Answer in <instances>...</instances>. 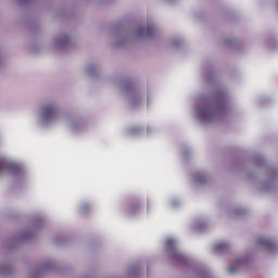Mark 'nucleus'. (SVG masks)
Instances as JSON below:
<instances>
[{"label":"nucleus","instance_id":"obj_1","mask_svg":"<svg viewBox=\"0 0 278 278\" xmlns=\"http://www.w3.org/2000/svg\"><path fill=\"white\" fill-rule=\"evenodd\" d=\"M1 173H9L13 177H21L23 175L24 170L23 167L16 163H4L1 162Z\"/></svg>","mask_w":278,"mask_h":278},{"label":"nucleus","instance_id":"obj_2","mask_svg":"<svg viewBox=\"0 0 278 278\" xmlns=\"http://www.w3.org/2000/svg\"><path fill=\"white\" fill-rule=\"evenodd\" d=\"M56 114L58 111L55 110V106L51 104L43 106V118H46V121H51V118H55Z\"/></svg>","mask_w":278,"mask_h":278},{"label":"nucleus","instance_id":"obj_3","mask_svg":"<svg viewBox=\"0 0 278 278\" xmlns=\"http://www.w3.org/2000/svg\"><path fill=\"white\" fill-rule=\"evenodd\" d=\"M166 247L168 251L174 255V257H181V254L177 250V244L175 242V239H167Z\"/></svg>","mask_w":278,"mask_h":278},{"label":"nucleus","instance_id":"obj_4","mask_svg":"<svg viewBox=\"0 0 278 278\" xmlns=\"http://www.w3.org/2000/svg\"><path fill=\"white\" fill-rule=\"evenodd\" d=\"M258 244L261 247H265V249H273V248H275V243L273 242V240H270L268 238H260L258 239Z\"/></svg>","mask_w":278,"mask_h":278},{"label":"nucleus","instance_id":"obj_5","mask_svg":"<svg viewBox=\"0 0 278 278\" xmlns=\"http://www.w3.org/2000/svg\"><path fill=\"white\" fill-rule=\"evenodd\" d=\"M227 249H229V245L224 242H219L215 245V251H217V253H225Z\"/></svg>","mask_w":278,"mask_h":278},{"label":"nucleus","instance_id":"obj_6","mask_svg":"<svg viewBox=\"0 0 278 278\" xmlns=\"http://www.w3.org/2000/svg\"><path fill=\"white\" fill-rule=\"evenodd\" d=\"M154 34H155V26L149 25L147 27V38H153Z\"/></svg>","mask_w":278,"mask_h":278},{"label":"nucleus","instance_id":"obj_7","mask_svg":"<svg viewBox=\"0 0 278 278\" xmlns=\"http://www.w3.org/2000/svg\"><path fill=\"white\" fill-rule=\"evenodd\" d=\"M201 116L202 118H205L206 121H208V118H212V116H214V113L212 111L203 110L201 112Z\"/></svg>","mask_w":278,"mask_h":278},{"label":"nucleus","instance_id":"obj_8","mask_svg":"<svg viewBox=\"0 0 278 278\" xmlns=\"http://www.w3.org/2000/svg\"><path fill=\"white\" fill-rule=\"evenodd\" d=\"M147 31V29L144 27H140L138 29V36H144V33Z\"/></svg>","mask_w":278,"mask_h":278},{"label":"nucleus","instance_id":"obj_9","mask_svg":"<svg viewBox=\"0 0 278 278\" xmlns=\"http://www.w3.org/2000/svg\"><path fill=\"white\" fill-rule=\"evenodd\" d=\"M140 208V204H132V210Z\"/></svg>","mask_w":278,"mask_h":278},{"label":"nucleus","instance_id":"obj_10","mask_svg":"<svg viewBox=\"0 0 278 278\" xmlns=\"http://www.w3.org/2000/svg\"><path fill=\"white\" fill-rule=\"evenodd\" d=\"M229 273H236V268L230 267V268H229Z\"/></svg>","mask_w":278,"mask_h":278},{"label":"nucleus","instance_id":"obj_11","mask_svg":"<svg viewBox=\"0 0 278 278\" xmlns=\"http://www.w3.org/2000/svg\"><path fill=\"white\" fill-rule=\"evenodd\" d=\"M2 275H4L3 267H2Z\"/></svg>","mask_w":278,"mask_h":278}]
</instances>
